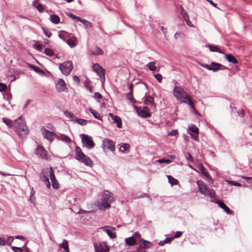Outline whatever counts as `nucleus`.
<instances>
[{"mask_svg": "<svg viewBox=\"0 0 252 252\" xmlns=\"http://www.w3.org/2000/svg\"><path fill=\"white\" fill-rule=\"evenodd\" d=\"M15 130L21 138H25L29 133V129L22 119V116L15 120Z\"/></svg>", "mask_w": 252, "mask_h": 252, "instance_id": "nucleus-1", "label": "nucleus"}, {"mask_svg": "<svg viewBox=\"0 0 252 252\" xmlns=\"http://www.w3.org/2000/svg\"><path fill=\"white\" fill-rule=\"evenodd\" d=\"M75 158L83 163L86 166L92 167L94 164L91 159L86 156L83 152L82 149L79 146H76L75 148Z\"/></svg>", "mask_w": 252, "mask_h": 252, "instance_id": "nucleus-2", "label": "nucleus"}, {"mask_svg": "<svg viewBox=\"0 0 252 252\" xmlns=\"http://www.w3.org/2000/svg\"><path fill=\"white\" fill-rule=\"evenodd\" d=\"M199 192L206 196L213 198L215 196V191L213 189H210L202 181L196 182Z\"/></svg>", "mask_w": 252, "mask_h": 252, "instance_id": "nucleus-3", "label": "nucleus"}, {"mask_svg": "<svg viewBox=\"0 0 252 252\" xmlns=\"http://www.w3.org/2000/svg\"><path fill=\"white\" fill-rule=\"evenodd\" d=\"M113 201L114 198L112 193L107 190H104L101 196V206L105 209H109Z\"/></svg>", "mask_w": 252, "mask_h": 252, "instance_id": "nucleus-4", "label": "nucleus"}, {"mask_svg": "<svg viewBox=\"0 0 252 252\" xmlns=\"http://www.w3.org/2000/svg\"><path fill=\"white\" fill-rule=\"evenodd\" d=\"M173 94L175 97L179 101L182 102L183 100L187 98L189 95L185 92L181 87L175 86L174 88Z\"/></svg>", "mask_w": 252, "mask_h": 252, "instance_id": "nucleus-5", "label": "nucleus"}, {"mask_svg": "<svg viewBox=\"0 0 252 252\" xmlns=\"http://www.w3.org/2000/svg\"><path fill=\"white\" fill-rule=\"evenodd\" d=\"M101 148L105 153L109 151L113 153L115 151V143L112 140L105 138L102 140Z\"/></svg>", "mask_w": 252, "mask_h": 252, "instance_id": "nucleus-6", "label": "nucleus"}, {"mask_svg": "<svg viewBox=\"0 0 252 252\" xmlns=\"http://www.w3.org/2000/svg\"><path fill=\"white\" fill-rule=\"evenodd\" d=\"M80 137L81 139L82 145L83 147L91 149L94 148L95 146L94 142L91 136L84 133L80 134Z\"/></svg>", "mask_w": 252, "mask_h": 252, "instance_id": "nucleus-7", "label": "nucleus"}, {"mask_svg": "<svg viewBox=\"0 0 252 252\" xmlns=\"http://www.w3.org/2000/svg\"><path fill=\"white\" fill-rule=\"evenodd\" d=\"M59 69L64 75L68 76L73 69V63L70 61H65L60 64Z\"/></svg>", "mask_w": 252, "mask_h": 252, "instance_id": "nucleus-8", "label": "nucleus"}, {"mask_svg": "<svg viewBox=\"0 0 252 252\" xmlns=\"http://www.w3.org/2000/svg\"><path fill=\"white\" fill-rule=\"evenodd\" d=\"M35 154L39 158L48 159V155L46 150L41 145H38L35 149Z\"/></svg>", "mask_w": 252, "mask_h": 252, "instance_id": "nucleus-9", "label": "nucleus"}, {"mask_svg": "<svg viewBox=\"0 0 252 252\" xmlns=\"http://www.w3.org/2000/svg\"><path fill=\"white\" fill-rule=\"evenodd\" d=\"M198 168L201 172V173L204 175V179H205L208 182L213 183V180L209 172L205 167L201 164H199L198 165Z\"/></svg>", "mask_w": 252, "mask_h": 252, "instance_id": "nucleus-10", "label": "nucleus"}, {"mask_svg": "<svg viewBox=\"0 0 252 252\" xmlns=\"http://www.w3.org/2000/svg\"><path fill=\"white\" fill-rule=\"evenodd\" d=\"M42 131L43 136L44 138L47 139L48 140L52 142L54 140L55 136L56 135V133L54 132L50 131L47 129H46L44 127H42L41 128Z\"/></svg>", "mask_w": 252, "mask_h": 252, "instance_id": "nucleus-11", "label": "nucleus"}, {"mask_svg": "<svg viewBox=\"0 0 252 252\" xmlns=\"http://www.w3.org/2000/svg\"><path fill=\"white\" fill-rule=\"evenodd\" d=\"M213 202L216 204H217L219 206L221 209H222L227 214L232 215L234 214L233 211L230 210L229 207L223 202V201L220 200H216Z\"/></svg>", "mask_w": 252, "mask_h": 252, "instance_id": "nucleus-12", "label": "nucleus"}, {"mask_svg": "<svg viewBox=\"0 0 252 252\" xmlns=\"http://www.w3.org/2000/svg\"><path fill=\"white\" fill-rule=\"evenodd\" d=\"M94 71L100 78H105V70L98 63H94L93 65Z\"/></svg>", "mask_w": 252, "mask_h": 252, "instance_id": "nucleus-13", "label": "nucleus"}, {"mask_svg": "<svg viewBox=\"0 0 252 252\" xmlns=\"http://www.w3.org/2000/svg\"><path fill=\"white\" fill-rule=\"evenodd\" d=\"M49 174L52 187L54 189H58L59 188V185L57 180L56 178L53 169L51 166L50 167Z\"/></svg>", "mask_w": 252, "mask_h": 252, "instance_id": "nucleus-14", "label": "nucleus"}, {"mask_svg": "<svg viewBox=\"0 0 252 252\" xmlns=\"http://www.w3.org/2000/svg\"><path fill=\"white\" fill-rule=\"evenodd\" d=\"M56 88L59 92H64L65 89H67L65 81L63 79L60 78L56 84Z\"/></svg>", "mask_w": 252, "mask_h": 252, "instance_id": "nucleus-15", "label": "nucleus"}, {"mask_svg": "<svg viewBox=\"0 0 252 252\" xmlns=\"http://www.w3.org/2000/svg\"><path fill=\"white\" fill-rule=\"evenodd\" d=\"M102 230L105 232L111 239H114L116 237L115 232H112V230H115V228L112 226H105L102 227Z\"/></svg>", "mask_w": 252, "mask_h": 252, "instance_id": "nucleus-16", "label": "nucleus"}, {"mask_svg": "<svg viewBox=\"0 0 252 252\" xmlns=\"http://www.w3.org/2000/svg\"><path fill=\"white\" fill-rule=\"evenodd\" d=\"M138 115L144 118H148L151 116L149 108L147 106L144 107L143 109H140L139 112H138Z\"/></svg>", "mask_w": 252, "mask_h": 252, "instance_id": "nucleus-17", "label": "nucleus"}, {"mask_svg": "<svg viewBox=\"0 0 252 252\" xmlns=\"http://www.w3.org/2000/svg\"><path fill=\"white\" fill-rule=\"evenodd\" d=\"M109 115L113 120L114 122L117 124V127L120 128L122 127V122L120 117L115 115L111 113H110Z\"/></svg>", "mask_w": 252, "mask_h": 252, "instance_id": "nucleus-18", "label": "nucleus"}, {"mask_svg": "<svg viewBox=\"0 0 252 252\" xmlns=\"http://www.w3.org/2000/svg\"><path fill=\"white\" fill-rule=\"evenodd\" d=\"M94 247L95 252H109V247L106 246V249H105L103 245L99 243L98 245L96 243H94Z\"/></svg>", "mask_w": 252, "mask_h": 252, "instance_id": "nucleus-19", "label": "nucleus"}, {"mask_svg": "<svg viewBox=\"0 0 252 252\" xmlns=\"http://www.w3.org/2000/svg\"><path fill=\"white\" fill-rule=\"evenodd\" d=\"M139 241L140 244L138 248L141 249H148L151 245V242L148 240L141 238Z\"/></svg>", "mask_w": 252, "mask_h": 252, "instance_id": "nucleus-20", "label": "nucleus"}, {"mask_svg": "<svg viewBox=\"0 0 252 252\" xmlns=\"http://www.w3.org/2000/svg\"><path fill=\"white\" fill-rule=\"evenodd\" d=\"M206 47H208L211 52H216L221 54H224V53L220 49L219 47L217 45L212 44H207Z\"/></svg>", "mask_w": 252, "mask_h": 252, "instance_id": "nucleus-21", "label": "nucleus"}, {"mask_svg": "<svg viewBox=\"0 0 252 252\" xmlns=\"http://www.w3.org/2000/svg\"><path fill=\"white\" fill-rule=\"evenodd\" d=\"M187 132L190 135V134L193 133L198 135L199 133V129L194 124H191L189 126Z\"/></svg>", "mask_w": 252, "mask_h": 252, "instance_id": "nucleus-22", "label": "nucleus"}, {"mask_svg": "<svg viewBox=\"0 0 252 252\" xmlns=\"http://www.w3.org/2000/svg\"><path fill=\"white\" fill-rule=\"evenodd\" d=\"M28 66L30 68L33 69L35 72L38 73L39 74L42 76H44L45 74V72L42 69H41L40 67L37 66H35L31 63H28Z\"/></svg>", "mask_w": 252, "mask_h": 252, "instance_id": "nucleus-23", "label": "nucleus"}, {"mask_svg": "<svg viewBox=\"0 0 252 252\" xmlns=\"http://www.w3.org/2000/svg\"><path fill=\"white\" fill-rule=\"evenodd\" d=\"M125 242L126 245L132 246L136 244V240L133 236H131L125 239Z\"/></svg>", "mask_w": 252, "mask_h": 252, "instance_id": "nucleus-24", "label": "nucleus"}, {"mask_svg": "<svg viewBox=\"0 0 252 252\" xmlns=\"http://www.w3.org/2000/svg\"><path fill=\"white\" fill-rule=\"evenodd\" d=\"M210 65L211 68L210 70H212L213 72H217L219 70H221V67L222 64L221 63L212 62Z\"/></svg>", "mask_w": 252, "mask_h": 252, "instance_id": "nucleus-25", "label": "nucleus"}, {"mask_svg": "<svg viewBox=\"0 0 252 252\" xmlns=\"http://www.w3.org/2000/svg\"><path fill=\"white\" fill-rule=\"evenodd\" d=\"M90 52L93 55H102L104 54L103 50L97 46L91 49Z\"/></svg>", "mask_w": 252, "mask_h": 252, "instance_id": "nucleus-26", "label": "nucleus"}, {"mask_svg": "<svg viewBox=\"0 0 252 252\" xmlns=\"http://www.w3.org/2000/svg\"><path fill=\"white\" fill-rule=\"evenodd\" d=\"M225 58L229 63L234 64H236L238 63L237 59L231 54H225Z\"/></svg>", "mask_w": 252, "mask_h": 252, "instance_id": "nucleus-27", "label": "nucleus"}, {"mask_svg": "<svg viewBox=\"0 0 252 252\" xmlns=\"http://www.w3.org/2000/svg\"><path fill=\"white\" fill-rule=\"evenodd\" d=\"M2 121L8 127H15V121L13 122L11 120L6 118H2Z\"/></svg>", "mask_w": 252, "mask_h": 252, "instance_id": "nucleus-28", "label": "nucleus"}, {"mask_svg": "<svg viewBox=\"0 0 252 252\" xmlns=\"http://www.w3.org/2000/svg\"><path fill=\"white\" fill-rule=\"evenodd\" d=\"M89 110L95 119L102 121V117L101 116L99 113L97 112L96 110L93 109L92 108H90Z\"/></svg>", "mask_w": 252, "mask_h": 252, "instance_id": "nucleus-29", "label": "nucleus"}, {"mask_svg": "<svg viewBox=\"0 0 252 252\" xmlns=\"http://www.w3.org/2000/svg\"><path fill=\"white\" fill-rule=\"evenodd\" d=\"M144 103L146 105L150 104L151 106H153L155 105L154 103V98L151 96V95H148L147 96L145 94V100L144 102Z\"/></svg>", "mask_w": 252, "mask_h": 252, "instance_id": "nucleus-30", "label": "nucleus"}, {"mask_svg": "<svg viewBox=\"0 0 252 252\" xmlns=\"http://www.w3.org/2000/svg\"><path fill=\"white\" fill-rule=\"evenodd\" d=\"M49 172L47 171H42L40 175L41 179L44 182H48L49 181Z\"/></svg>", "mask_w": 252, "mask_h": 252, "instance_id": "nucleus-31", "label": "nucleus"}, {"mask_svg": "<svg viewBox=\"0 0 252 252\" xmlns=\"http://www.w3.org/2000/svg\"><path fill=\"white\" fill-rule=\"evenodd\" d=\"M50 21L55 24H58L60 22V18L57 14H52L50 17Z\"/></svg>", "mask_w": 252, "mask_h": 252, "instance_id": "nucleus-32", "label": "nucleus"}, {"mask_svg": "<svg viewBox=\"0 0 252 252\" xmlns=\"http://www.w3.org/2000/svg\"><path fill=\"white\" fill-rule=\"evenodd\" d=\"M60 247L63 249L64 252H69V246L67 240H63V243L60 244Z\"/></svg>", "mask_w": 252, "mask_h": 252, "instance_id": "nucleus-33", "label": "nucleus"}, {"mask_svg": "<svg viewBox=\"0 0 252 252\" xmlns=\"http://www.w3.org/2000/svg\"><path fill=\"white\" fill-rule=\"evenodd\" d=\"M66 15L69 16L70 18H71L72 19H73L75 22H81L82 20L83 19L80 17L77 16L72 13L68 12L66 13Z\"/></svg>", "mask_w": 252, "mask_h": 252, "instance_id": "nucleus-34", "label": "nucleus"}, {"mask_svg": "<svg viewBox=\"0 0 252 252\" xmlns=\"http://www.w3.org/2000/svg\"><path fill=\"white\" fill-rule=\"evenodd\" d=\"M74 122H77L78 124L81 126H85L87 124L88 122H91V121H87L85 119L75 118Z\"/></svg>", "mask_w": 252, "mask_h": 252, "instance_id": "nucleus-35", "label": "nucleus"}, {"mask_svg": "<svg viewBox=\"0 0 252 252\" xmlns=\"http://www.w3.org/2000/svg\"><path fill=\"white\" fill-rule=\"evenodd\" d=\"M167 178L169 183L171 184V186L176 185L179 183V181L177 179L174 178L170 175H168Z\"/></svg>", "mask_w": 252, "mask_h": 252, "instance_id": "nucleus-36", "label": "nucleus"}, {"mask_svg": "<svg viewBox=\"0 0 252 252\" xmlns=\"http://www.w3.org/2000/svg\"><path fill=\"white\" fill-rule=\"evenodd\" d=\"M81 22L84 25L86 29L91 28L93 27V24L92 23L85 19H83Z\"/></svg>", "mask_w": 252, "mask_h": 252, "instance_id": "nucleus-37", "label": "nucleus"}, {"mask_svg": "<svg viewBox=\"0 0 252 252\" xmlns=\"http://www.w3.org/2000/svg\"><path fill=\"white\" fill-rule=\"evenodd\" d=\"M130 148V145L128 143H123L120 147L119 148V150L121 152H124L127 150H128Z\"/></svg>", "mask_w": 252, "mask_h": 252, "instance_id": "nucleus-38", "label": "nucleus"}, {"mask_svg": "<svg viewBox=\"0 0 252 252\" xmlns=\"http://www.w3.org/2000/svg\"><path fill=\"white\" fill-rule=\"evenodd\" d=\"M63 113L64 115L70 119L72 122H75V118H76L73 113L69 112L67 110H65L63 111Z\"/></svg>", "mask_w": 252, "mask_h": 252, "instance_id": "nucleus-39", "label": "nucleus"}, {"mask_svg": "<svg viewBox=\"0 0 252 252\" xmlns=\"http://www.w3.org/2000/svg\"><path fill=\"white\" fill-rule=\"evenodd\" d=\"M173 240L172 237H167L163 241H160L158 243V245L160 246H162L165 244L170 243Z\"/></svg>", "mask_w": 252, "mask_h": 252, "instance_id": "nucleus-40", "label": "nucleus"}, {"mask_svg": "<svg viewBox=\"0 0 252 252\" xmlns=\"http://www.w3.org/2000/svg\"><path fill=\"white\" fill-rule=\"evenodd\" d=\"M86 81L84 82V87L87 90H88L89 91L90 93H92L93 92V87L88 84L89 83L90 81L87 77H86Z\"/></svg>", "mask_w": 252, "mask_h": 252, "instance_id": "nucleus-41", "label": "nucleus"}, {"mask_svg": "<svg viewBox=\"0 0 252 252\" xmlns=\"http://www.w3.org/2000/svg\"><path fill=\"white\" fill-rule=\"evenodd\" d=\"M149 69L152 71H156L157 70V67L155 65V63L154 62L149 63L147 64Z\"/></svg>", "mask_w": 252, "mask_h": 252, "instance_id": "nucleus-42", "label": "nucleus"}, {"mask_svg": "<svg viewBox=\"0 0 252 252\" xmlns=\"http://www.w3.org/2000/svg\"><path fill=\"white\" fill-rule=\"evenodd\" d=\"M60 137L61 138L62 140L66 143H70L72 141L70 137L65 134H61Z\"/></svg>", "mask_w": 252, "mask_h": 252, "instance_id": "nucleus-43", "label": "nucleus"}, {"mask_svg": "<svg viewBox=\"0 0 252 252\" xmlns=\"http://www.w3.org/2000/svg\"><path fill=\"white\" fill-rule=\"evenodd\" d=\"M41 29L43 32V33H44L45 35L47 37H48V38L51 37V36L52 35V33L50 31H48V30L47 28L43 27H41Z\"/></svg>", "mask_w": 252, "mask_h": 252, "instance_id": "nucleus-44", "label": "nucleus"}, {"mask_svg": "<svg viewBox=\"0 0 252 252\" xmlns=\"http://www.w3.org/2000/svg\"><path fill=\"white\" fill-rule=\"evenodd\" d=\"M44 53L48 56L52 57L54 55V52L50 48H47L44 49Z\"/></svg>", "mask_w": 252, "mask_h": 252, "instance_id": "nucleus-45", "label": "nucleus"}, {"mask_svg": "<svg viewBox=\"0 0 252 252\" xmlns=\"http://www.w3.org/2000/svg\"><path fill=\"white\" fill-rule=\"evenodd\" d=\"M33 48L39 51H41L43 49L42 45L37 41H35V43L33 45Z\"/></svg>", "mask_w": 252, "mask_h": 252, "instance_id": "nucleus-46", "label": "nucleus"}, {"mask_svg": "<svg viewBox=\"0 0 252 252\" xmlns=\"http://www.w3.org/2000/svg\"><path fill=\"white\" fill-rule=\"evenodd\" d=\"M35 192L34 190L33 189V188H32L31 192H30V199L32 203H33L34 202V201L35 200Z\"/></svg>", "mask_w": 252, "mask_h": 252, "instance_id": "nucleus-47", "label": "nucleus"}, {"mask_svg": "<svg viewBox=\"0 0 252 252\" xmlns=\"http://www.w3.org/2000/svg\"><path fill=\"white\" fill-rule=\"evenodd\" d=\"M184 19L186 21L187 24L189 27H193V24L189 20V16L188 14L186 15V16H183Z\"/></svg>", "mask_w": 252, "mask_h": 252, "instance_id": "nucleus-48", "label": "nucleus"}, {"mask_svg": "<svg viewBox=\"0 0 252 252\" xmlns=\"http://www.w3.org/2000/svg\"><path fill=\"white\" fill-rule=\"evenodd\" d=\"M187 98H186L184 100H183L182 103H184L186 104H188L189 106H192L193 103L192 102V101L191 100V98L189 96Z\"/></svg>", "mask_w": 252, "mask_h": 252, "instance_id": "nucleus-49", "label": "nucleus"}, {"mask_svg": "<svg viewBox=\"0 0 252 252\" xmlns=\"http://www.w3.org/2000/svg\"><path fill=\"white\" fill-rule=\"evenodd\" d=\"M65 42L67 43V44L69 46H70L71 48L74 47L75 46V43L74 41L71 38L66 40V41H65Z\"/></svg>", "mask_w": 252, "mask_h": 252, "instance_id": "nucleus-50", "label": "nucleus"}, {"mask_svg": "<svg viewBox=\"0 0 252 252\" xmlns=\"http://www.w3.org/2000/svg\"><path fill=\"white\" fill-rule=\"evenodd\" d=\"M157 161L160 163H165L166 164H169L171 163V160L169 159L160 158L157 160Z\"/></svg>", "mask_w": 252, "mask_h": 252, "instance_id": "nucleus-51", "label": "nucleus"}, {"mask_svg": "<svg viewBox=\"0 0 252 252\" xmlns=\"http://www.w3.org/2000/svg\"><path fill=\"white\" fill-rule=\"evenodd\" d=\"M228 184L235 187H241L242 185L238 182L235 181H227Z\"/></svg>", "mask_w": 252, "mask_h": 252, "instance_id": "nucleus-52", "label": "nucleus"}, {"mask_svg": "<svg viewBox=\"0 0 252 252\" xmlns=\"http://www.w3.org/2000/svg\"><path fill=\"white\" fill-rule=\"evenodd\" d=\"M11 249L14 252H23V247H17L16 246H11Z\"/></svg>", "mask_w": 252, "mask_h": 252, "instance_id": "nucleus-53", "label": "nucleus"}, {"mask_svg": "<svg viewBox=\"0 0 252 252\" xmlns=\"http://www.w3.org/2000/svg\"><path fill=\"white\" fill-rule=\"evenodd\" d=\"M14 239V238L13 236L8 237L7 238V240L5 241L6 244L8 246H10L11 245L12 243L13 242Z\"/></svg>", "mask_w": 252, "mask_h": 252, "instance_id": "nucleus-54", "label": "nucleus"}, {"mask_svg": "<svg viewBox=\"0 0 252 252\" xmlns=\"http://www.w3.org/2000/svg\"><path fill=\"white\" fill-rule=\"evenodd\" d=\"M186 158L187 160L191 162L194 161V158L192 157L190 153L187 152L186 155Z\"/></svg>", "mask_w": 252, "mask_h": 252, "instance_id": "nucleus-55", "label": "nucleus"}, {"mask_svg": "<svg viewBox=\"0 0 252 252\" xmlns=\"http://www.w3.org/2000/svg\"><path fill=\"white\" fill-rule=\"evenodd\" d=\"M236 113H237L238 116H239L240 117H244V115L245 114V111L243 109L237 110Z\"/></svg>", "mask_w": 252, "mask_h": 252, "instance_id": "nucleus-56", "label": "nucleus"}, {"mask_svg": "<svg viewBox=\"0 0 252 252\" xmlns=\"http://www.w3.org/2000/svg\"><path fill=\"white\" fill-rule=\"evenodd\" d=\"M37 9L38 11L40 12H42L44 11V7L42 4L39 3L38 5L36 6Z\"/></svg>", "mask_w": 252, "mask_h": 252, "instance_id": "nucleus-57", "label": "nucleus"}, {"mask_svg": "<svg viewBox=\"0 0 252 252\" xmlns=\"http://www.w3.org/2000/svg\"><path fill=\"white\" fill-rule=\"evenodd\" d=\"M182 234H183L182 231H177L176 232L175 235L172 237V238H173V240L175 238H179L182 236Z\"/></svg>", "mask_w": 252, "mask_h": 252, "instance_id": "nucleus-58", "label": "nucleus"}, {"mask_svg": "<svg viewBox=\"0 0 252 252\" xmlns=\"http://www.w3.org/2000/svg\"><path fill=\"white\" fill-rule=\"evenodd\" d=\"M154 76H155V78L157 79V80L159 83L161 82L162 79V76L160 74H159V73L156 74L154 75Z\"/></svg>", "mask_w": 252, "mask_h": 252, "instance_id": "nucleus-59", "label": "nucleus"}, {"mask_svg": "<svg viewBox=\"0 0 252 252\" xmlns=\"http://www.w3.org/2000/svg\"><path fill=\"white\" fill-rule=\"evenodd\" d=\"M7 88V86L5 84L0 82V92H2L5 91Z\"/></svg>", "mask_w": 252, "mask_h": 252, "instance_id": "nucleus-60", "label": "nucleus"}, {"mask_svg": "<svg viewBox=\"0 0 252 252\" xmlns=\"http://www.w3.org/2000/svg\"><path fill=\"white\" fill-rule=\"evenodd\" d=\"M178 134V130L175 129H172L169 133V135L170 136H176L177 135V134Z\"/></svg>", "mask_w": 252, "mask_h": 252, "instance_id": "nucleus-61", "label": "nucleus"}, {"mask_svg": "<svg viewBox=\"0 0 252 252\" xmlns=\"http://www.w3.org/2000/svg\"><path fill=\"white\" fill-rule=\"evenodd\" d=\"M144 197H147V198H149L150 200H152V198H151L150 195L146 193H143L141 194V195L138 196V198H144Z\"/></svg>", "mask_w": 252, "mask_h": 252, "instance_id": "nucleus-62", "label": "nucleus"}, {"mask_svg": "<svg viewBox=\"0 0 252 252\" xmlns=\"http://www.w3.org/2000/svg\"><path fill=\"white\" fill-rule=\"evenodd\" d=\"M94 96L95 98L98 99H100L102 98V95H101V94L98 92H95L94 93Z\"/></svg>", "mask_w": 252, "mask_h": 252, "instance_id": "nucleus-63", "label": "nucleus"}, {"mask_svg": "<svg viewBox=\"0 0 252 252\" xmlns=\"http://www.w3.org/2000/svg\"><path fill=\"white\" fill-rule=\"evenodd\" d=\"M242 178L245 180H246L247 182L248 183H252V177H247V176H242Z\"/></svg>", "mask_w": 252, "mask_h": 252, "instance_id": "nucleus-64", "label": "nucleus"}]
</instances>
